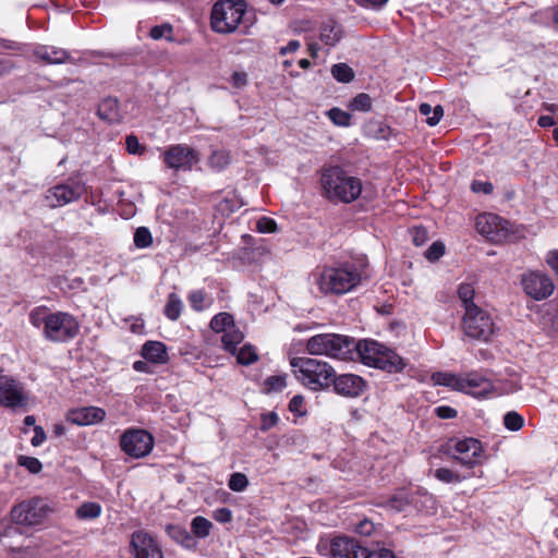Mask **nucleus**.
<instances>
[{
	"instance_id": "obj_1",
	"label": "nucleus",
	"mask_w": 558,
	"mask_h": 558,
	"mask_svg": "<svg viewBox=\"0 0 558 558\" xmlns=\"http://www.w3.org/2000/svg\"><path fill=\"white\" fill-rule=\"evenodd\" d=\"M33 327L40 329L43 337L50 342L65 343L73 340L80 332L77 318L62 311L51 312L41 305L34 307L28 314Z\"/></svg>"
},
{
	"instance_id": "obj_2",
	"label": "nucleus",
	"mask_w": 558,
	"mask_h": 558,
	"mask_svg": "<svg viewBox=\"0 0 558 558\" xmlns=\"http://www.w3.org/2000/svg\"><path fill=\"white\" fill-rule=\"evenodd\" d=\"M367 277V263L360 259L335 267H325L315 276V282L319 291L326 295H342L354 290Z\"/></svg>"
},
{
	"instance_id": "obj_3",
	"label": "nucleus",
	"mask_w": 558,
	"mask_h": 558,
	"mask_svg": "<svg viewBox=\"0 0 558 558\" xmlns=\"http://www.w3.org/2000/svg\"><path fill=\"white\" fill-rule=\"evenodd\" d=\"M323 195L330 202L350 204L356 201L363 191L362 180L336 166L322 172Z\"/></svg>"
},
{
	"instance_id": "obj_4",
	"label": "nucleus",
	"mask_w": 558,
	"mask_h": 558,
	"mask_svg": "<svg viewBox=\"0 0 558 558\" xmlns=\"http://www.w3.org/2000/svg\"><path fill=\"white\" fill-rule=\"evenodd\" d=\"M290 365L296 380L313 392L326 391L331 387L335 368L326 361L294 356Z\"/></svg>"
},
{
	"instance_id": "obj_5",
	"label": "nucleus",
	"mask_w": 558,
	"mask_h": 558,
	"mask_svg": "<svg viewBox=\"0 0 558 558\" xmlns=\"http://www.w3.org/2000/svg\"><path fill=\"white\" fill-rule=\"evenodd\" d=\"M253 23L247 16L244 0H219L213 5L210 26L217 34H231L240 27L246 34Z\"/></svg>"
},
{
	"instance_id": "obj_6",
	"label": "nucleus",
	"mask_w": 558,
	"mask_h": 558,
	"mask_svg": "<svg viewBox=\"0 0 558 558\" xmlns=\"http://www.w3.org/2000/svg\"><path fill=\"white\" fill-rule=\"evenodd\" d=\"M354 355H357L365 365L388 373L401 372L407 366L403 357L375 340L365 339L355 342Z\"/></svg>"
},
{
	"instance_id": "obj_7",
	"label": "nucleus",
	"mask_w": 558,
	"mask_h": 558,
	"mask_svg": "<svg viewBox=\"0 0 558 558\" xmlns=\"http://www.w3.org/2000/svg\"><path fill=\"white\" fill-rule=\"evenodd\" d=\"M305 349L311 355H325L341 361L353 360L355 340L337 333H319L306 340Z\"/></svg>"
},
{
	"instance_id": "obj_8",
	"label": "nucleus",
	"mask_w": 558,
	"mask_h": 558,
	"mask_svg": "<svg viewBox=\"0 0 558 558\" xmlns=\"http://www.w3.org/2000/svg\"><path fill=\"white\" fill-rule=\"evenodd\" d=\"M316 550L320 556L332 558H368L369 550L359 541L347 536L320 537Z\"/></svg>"
},
{
	"instance_id": "obj_9",
	"label": "nucleus",
	"mask_w": 558,
	"mask_h": 558,
	"mask_svg": "<svg viewBox=\"0 0 558 558\" xmlns=\"http://www.w3.org/2000/svg\"><path fill=\"white\" fill-rule=\"evenodd\" d=\"M462 329L469 338L486 342L495 335L497 328L490 314L477 306L464 312Z\"/></svg>"
},
{
	"instance_id": "obj_10",
	"label": "nucleus",
	"mask_w": 558,
	"mask_h": 558,
	"mask_svg": "<svg viewBox=\"0 0 558 558\" xmlns=\"http://www.w3.org/2000/svg\"><path fill=\"white\" fill-rule=\"evenodd\" d=\"M51 512L46 499L35 497L15 505L10 514L15 524L35 526L44 523Z\"/></svg>"
},
{
	"instance_id": "obj_11",
	"label": "nucleus",
	"mask_w": 558,
	"mask_h": 558,
	"mask_svg": "<svg viewBox=\"0 0 558 558\" xmlns=\"http://www.w3.org/2000/svg\"><path fill=\"white\" fill-rule=\"evenodd\" d=\"M155 439L150 433L140 428H129L120 437V447L128 456L140 459L148 456Z\"/></svg>"
},
{
	"instance_id": "obj_12",
	"label": "nucleus",
	"mask_w": 558,
	"mask_h": 558,
	"mask_svg": "<svg viewBox=\"0 0 558 558\" xmlns=\"http://www.w3.org/2000/svg\"><path fill=\"white\" fill-rule=\"evenodd\" d=\"M84 193V183L78 180H69L49 189L45 194V203L50 208H57L77 201Z\"/></svg>"
},
{
	"instance_id": "obj_13",
	"label": "nucleus",
	"mask_w": 558,
	"mask_h": 558,
	"mask_svg": "<svg viewBox=\"0 0 558 558\" xmlns=\"http://www.w3.org/2000/svg\"><path fill=\"white\" fill-rule=\"evenodd\" d=\"M449 449L454 460L469 468L481 464L484 460L482 442L472 437L454 440Z\"/></svg>"
},
{
	"instance_id": "obj_14",
	"label": "nucleus",
	"mask_w": 558,
	"mask_h": 558,
	"mask_svg": "<svg viewBox=\"0 0 558 558\" xmlns=\"http://www.w3.org/2000/svg\"><path fill=\"white\" fill-rule=\"evenodd\" d=\"M162 160L170 169L175 171H189L199 161V156L192 147L177 144L167 147L162 151Z\"/></svg>"
},
{
	"instance_id": "obj_15",
	"label": "nucleus",
	"mask_w": 558,
	"mask_h": 558,
	"mask_svg": "<svg viewBox=\"0 0 558 558\" xmlns=\"http://www.w3.org/2000/svg\"><path fill=\"white\" fill-rule=\"evenodd\" d=\"M521 284L524 292L534 300L541 301L554 292L550 277L542 271L530 270L522 275Z\"/></svg>"
},
{
	"instance_id": "obj_16",
	"label": "nucleus",
	"mask_w": 558,
	"mask_h": 558,
	"mask_svg": "<svg viewBox=\"0 0 558 558\" xmlns=\"http://www.w3.org/2000/svg\"><path fill=\"white\" fill-rule=\"evenodd\" d=\"M28 396L24 386L9 376H0V405L16 409L26 407Z\"/></svg>"
},
{
	"instance_id": "obj_17",
	"label": "nucleus",
	"mask_w": 558,
	"mask_h": 558,
	"mask_svg": "<svg viewBox=\"0 0 558 558\" xmlns=\"http://www.w3.org/2000/svg\"><path fill=\"white\" fill-rule=\"evenodd\" d=\"M130 545L134 558H163L159 544L147 532H134Z\"/></svg>"
},
{
	"instance_id": "obj_18",
	"label": "nucleus",
	"mask_w": 558,
	"mask_h": 558,
	"mask_svg": "<svg viewBox=\"0 0 558 558\" xmlns=\"http://www.w3.org/2000/svg\"><path fill=\"white\" fill-rule=\"evenodd\" d=\"M331 387L339 396L345 398H357L364 392L366 383L361 376L355 374L337 375L335 373Z\"/></svg>"
},
{
	"instance_id": "obj_19",
	"label": "nucleus",
	"mask_w": 558,
	"mask_h": 558,
	"mask_svg": "<svg viewBox=\"0 0 558 558\" xmlns=\"http://www.w3.org/2000/svg\"><path fill=\"white\" fill-rule=\"evenodd\" d=\"M507 221L494 214H482L476 217L475 228L480 234L493 242L505 238Z\"/></svg>"
},
{
	"instance_id": "obj_20",
	"label": "nucleus",
	"mask_w": 558,
	"mask_h": 558,
	"mask_svg": "<svg viewBox=\"0 0 558 558\" xmlns=\"http://www.w3.org/2000/svg\"><path fill=\"white\" fill-rule=\"evenodd\" d=\"M460 391L477 398L493 393V383L485 376L473 372L461 376Z\"/></svg>"
},
{
	"instance_id": "obj_21",
	"label": "nucleus",
	"mask_w": 558,
	"mask_h": 558,
	"mask_svg": "<svg viewBox=\"0 0 558 558\" xmlns=\"http://www.w3.org/2000/svg\"><path fill=\"white\" fill-rule=\"evenodd\" d=\"M522 389L521 376L514 367H506L493 383V393L511 395Z\"/></svg>"
},
{
	"instance_id": "obj_22",
	"label": "nucleus",
	"mask_w": 558,
	"mask_h": 558,
	"mask_svg": "<svg viewBox=\"0 0 558 558\" xmlns=\"http://www.w3.org/2000/svg\"><path fill=\"white\" fill-rule=\"evenodd\" d=\"M106 417V411L98 407H83L70 410L66 414L69 422L80 425H93L100 423Z\"/></svg>"
},
{
	"instance_id": "obj_23",
	"label": "nucleus",
	"mask_w": 558,
	"mask_h": 558,
	"mask_svg": "<svg viewBox=\"0 0 558 558\" xmlns=\"http://www.w3.org/2000/svg\"><path fill=\"white\" fill-rule=\"evenodd\" d=\"M413 502V496L410 490L405 488L398 489L393 495L388 498L379 499L376 505L386 510L397 513L404 511Z\"/></svg>"
},
{
	"instance_id": "obj_24",
	"label": "nucleus",
	"mask_w": 558,
	"mask_h": 558,
	"mask_svg": "<svg viewBox=\"0 0 558 558\" xmlns=\"http://www.w3.org/2000/svg\"><path fill=\"white\" fill-rule=\"evenodd\" d=\"M34 57L48 64H61L70 58L65 49L48 45H37L33 51Z\"/></svg>"
},
{
	"instance_id": "obj_25",
	"label": "nucleus",
	"mask_w": 558,
	"mask_h": 558,
	"mask_svg": "<svg viewBox=\"0 0 558 558\" xmlns=\"http://www.w3.org/2000/svg\"><path fill=\"white\" fill-rule=\"evenodd\" d=\"M142 356L154 364H166L169 360L168 350L160 341H147L142 347Z\"/></svg>"
},
{
	"instance_id": "obj_26",
	"label": "nucleus",
	"mask_w": 558,
	"mask_h": 558,
	"mask_svg": "<svg viewBox=\"0 0 558 558\" xmlns=\"http://www.w3.org/2000/svg\"><path fill=\"white\" fill-rule=\"evenodd\" d=\"M98 116L108 123L120 122L122 116L116 98H106L98 106Z\"/></svg>"
},
{
	"instance_id": "obj_27",
	"label": "nucleus",
	"mask_w": 558,
	"mask_h": 558,
	"mask_svg": "<svg viewBox=\"0 0 558 558\" xmlns=\"http://www.w3.org/2000/svg\"><path fill=\"white\" fill-rule=\"evenodd\" d=\"M319 37L324 44L335 46L342 37L341 26L337 22L329 20L323 23Z\"/></svg>"
},
{
	"instance_id": "obj_28",
	"label": "nucleus",
	"mask_w": 558,
	"mask_h": 558,
	"mask_svg": "<svg viewBox=\"0 0 558 558\" xmlns=\"http://www.w3.org/2000/svg\"><path fill=\"white\" fill-rule=\"evenodd\" d=\"M475 289L472 283L462 282L458 288V298L462 303L464 312L470 310L471 307H477L474 303Z\"/></svg>"
},
{
	"instance_id": "obj_29",
	"label": "nucleus",
	"mask_w": 558,
	"mask_h": 558,
	"mask_svg": "<svg viewBox=\"0 0 558 558\" xmlns=\"http://www.w3.org/2000/svg\"><path fill=\"white\" fill-rule=\"evenodd\" d=\"M418 110L422 116L426 117V123L430 126L437 125L444 116V109L439 105L432 107L424 102L420 105Z\"/></svg>"
},
{
	"instance_id": "obj_30",
	"label": "nucleus",
	"mask_w": 558,
	"mask_h": 558,
	"mask_svg": "<svg viewBox=\"0 0 558 558\" xmlns=\"http://www.w3.org/2000/svg\"><path fill=\"white\" fill-rule=\"evenodd\" d=\"M101 514V506L98 502H83L75 511V515L80 520H93Z\"/></svg>"
},
{
	"instance_id": "obj_31",
	"label": "nucleus",
	"mask_w": 558,
	"mask_h": 558,
	"mask_svg": "<svg viewBox=\"0 0 558 558\" xmlns=\"http://www.w3.org/2000/svg\"><path fill=\"white\" fill-rule=\"evenodd\" d=\"M234 326V320L232 315L229 313L222 312L217 315H215L210 320V328L215 332H222L225 333L229 329H231Z\"/></svg>"
},
{
	"instance_id": "obj_32",
	"label": "nucleus",
	"mask_w": 558,
	"mask_h": 558,
	"mask_svg": "<svg viewBox=\"0 0 558 558\" xmlns=\"http://www.w3.org/2000/svg\"><path fill=\"white\" fill-rule=\"evenodd\" d=\"M432 379L436 385L450 387L460 391L461 376L446 372H437L433 374Z\"/></svg>"
},
{
	"instance_id": "obj_33",
	"label": "nucleus",
	"mask_w": 558,
	"mask_h": 558,
	"mask_svg": "<svg viewBox=\"0 0 558 558\" xmlns=\"http://www.w3.org/2000/svg\"><path fill=\"white\" fill-rule=\"evenodd\" d=\"M213 523L201 515L195 517L191 522L192 533L198 538H205L210 534Z\"/></svg>"
},
{
	"instance_id": "obj_34",
	"label": "nucleus",
	"mask_w": 558,
	"mask_h": 558,
	"mask_svg": "<svg viewBox=\"0 0 558 558\" xmlns=\"http://www.w3.org/2000/svg\"><path fill=\"white\" fill-rule=\"evenodd\" d=\"M190 306L197 312H202L210 306L211 301L203 290H194L187 296Z\"/></svg>"
},
{
	"instance_id": "obj_35",
	"label": "nucleus",
	"mask_w": 558,
	"mask_h": 558,
	"mask_svg": "<svg viewBox=\"0 0 558 558\" xmlns=\"http://www.w3.org/2000/svg\"><path fill=\"white\" fill-rule=\"evenodd\" d=\"M243 338H244L243 333L240 330L235 329L233 326L231 329H229L228 331H226L223 333L221 341H222L223 348L227 351L234 353L238 344H240L242 342Z\"/></svg>"
},
{
	"instance_id": "obj_36",
	"label": "nucleus",
	"mask_w": 558,
	"mask_h": 558,
	"mask_svg": "<svg viewBox=\"0 0 558 558\" xmlns=\"http://www.w3.org/2000/svg\"><path fill=\"white\" fill-rule=\"evenodd\" d=\"M182 308L183 303L179 295L171 293L168 298L163 313L170 320H177L181 315Z\"/></svg>"
},
{
	"instance_id": "obj_37",
	"label": "nucleus",
	"mask_w": 558,
	"mask_h": 558,
	"mask_svg": "<svg viewBox=\"0 0 558 558\" xmlns=\"http://www.w3.org/2000/svg\"><path fill=\"white\" fill-rule=\"evenodd\" d=\"M287 386V375H272L266 378L264 390L267 393L279 392Z\"/></svg>"
},
{
	"instance_id": "obj_38",
	"label": "nucleus",
	"mask_w": 558,
	"mask_h": 558,
	"mask_svg": "<svg viewBox=\"0 0 558 558\" xmlns=\"http://www.w3.org/2000/svg\"><path fill=\"white\" fill-rule=\"evenodd\" d=\"M331 74L338 82L341 83H349L354 77L352 69L345 63H338L332 65Z\"/></svg>"
},
{
	"instance_id": "obj_39",
	"label": "nucleus",
	"mask_w": 558,
	"mask_h": 558,
	"mask_svg": "<svg viewBox=\"0 0 558 558\" xmlns=\"http://www.w3.org/2000/svg\"><path fill=\"white\" fill-rule=\"evenodd\" d=\"M434 476L446 484L460 483L465 478V476H461L459 473L447 468H439L435 470Z\"/></svg>"
},
{
	"instance_id": "obj_40",
	"label": "nucleus",
	"mask_w": 558,
	"mask_h": 558,
	"mask_svg": "<svg viewBox=\"0 0 558 558\" xmlns=\"http://www.w3.org/2000/svg\"><path fill=\"white\" fill-rule=\"evenodd\" d=\"M504 425L511 432H518L523 427L524 418L518 412L510 411L504 415Z\"/></svg>"
},
{
	"instance_id": "obj_41",
	"label": "nucleus",
	"mask_w": 558,
	"mask_h": 558,
	"mask_svg": "<svg viewBox=\"0 0 558 558\" xmlns=\"http://www.w3.org/2000/svg\"><path fill=\"white\" fill-rule=\"evenodd\" d=\"M328 118L331 122L338 126H349L351 122V116L347 111H343L340 108H331L327 111Z\"/></svg>"
},
{
	"instance_id": "obj_42",
	"label": "nucleus",
	"mask_w": 558,
	"mask_h": 558,
	"mask_svg": "<svg viewBox=\"0 0 558 558\" xmlns=\"http://www.w3.org/2000/svg\"><path fill=\"white\" fill-rule=\"evenodd\" d=\"M208 162L211 168L222 170L230 163V155L226 150H215Z\"/></svg>"
},
{
	"instance_id": "obj_43",
	"label": "nucleus",
	"mask_w": 558,
	"mask_h": 558,
	"mask_svg": "<svg viewBox=\"0 0 558 558\" xmlns=\"http://www.w3.org/2000/svg\"><path fill=\"white\" fill-rule=\"evenodd\" d=\"M153 243V236L148 228L140 227L134 233V245L137 248H146Z\"/></svg>"
},
{
	"instance_id": "obj_44",
	"label": "nucleus",
	"mask_w": 558,
	"mask_h": 558,
	"mask_svg": "<svg viewBox=\"0 0 558 558\" xmlns=\"http://www.w3.org/2000/svg\"><path fill=\"white\" fill-rule=\"evenodd\" d=\"M350 108L354 111L367 112L372 109V98L368 94L361 93L350 102Z\"/></svg>"
},
{
	"instance_id": "obj_45",
	"label": "nucleus",
	"mask_w": 558,
	"mask_h": 558,
	"mask_svg": "<svg viewBox=\"0 0 558 558\" xmlns=\"http://www.w3.org/2000/svg\"><path fill=\"white\" fill-rule=\"evenodd\" d=\"M238 362L242 365H250L257 360V353L252 345L245 344L238 352Z\"/></svg>"
},
{
	"instance_id": "obj_46",
	"label": "nucleus",
	"mask_w": 558,
	"mask_h": 558,
	"mask_svg": "<svg viewBox=\"0 0 558 558\" xmlns=\"http://www.w3.org/2000/svg\"><path fill=\"white\" fill-rule=\"evenodd\" d=\"M247 485H248V480H247L246 475L243 473H239V472L231 474L229 482H228L229 488L231 490L238 492V493L245 490Z\"/></svg>"
},
{
	"instance_id": "obj_47",
	"label": "nucleus",
	"mask_w": 558,
	"mask_h": 558,
	"mask_svg": "<svg viewBox=\"0 0 558 558\" xmlns=\"http://www.w3.org/2000/svg\"><path fill=\"white\" fill-rule=\"evenodd\" d=\"M17 464L24 466L33 474L39 473L43 469V464L37 458L28 456H20L17 458Z\"/></svg>"
},
{
	"instance_id": "obj_48",
	"label": "nucleus",
	"mask_w": 558,
	"mask_h": 558,
	"mask_svg": "<svg viewBox=\"0 0 558 558\" xmlns=\"http://www.w3.org/2000/svg\"><path fill=\"white\" fill-rule=\"evenodd\" d=\"M445 254V245L440 241L434 242L425 252V257L429 262L438 260Z\"/></svg>"
},
{
	"instance_id": "obj_49",
	"label": "nucleus",
	"mask_w": 558,
	"mask_h": 558,
	"mask_svg": "<svg viewBox=\"0 0 558 558\" xmlns=\"http://www.w3.org/2000/svg\"><path fill=\"white\" fill-rule=\"evenodd\" d=\"M412 242L416 246H422L428 239L427 230L424 227H413L411 230Z\"/></svg>"
},
{
	"instance_id": "obj_50",
	"label": "nucleus",
	"mask_w": 558,
	"mask_h": 558,
	"mask_svg": "<svg viewBox=\"0 0 558 558\" xmlns=\"http://www.w3.org/2000/svg\"><path fill=\"white\" fill-rule=\"evenodd\" d=\"M289 410L290 412L302 416L306 413L305 407H304V398L301 395L294 396L290 402H289Z\"/></svg>"
},
{
	"instance_id": "obj_51",
	"label": "nucleus",
	"mask_w": 558,
	"mask_h": 558,
	"mask_svg": "<svg viewBox=\"0 0 558 558\" xmlns=\"http://www.w3.org/2000/svg\"><path fill=\"white\" fill-rule=\"evenodd\" d=\"M125 145L128 153L132 155H142L145 150V147L140 144L138 138L135 135L126 136Z\"/></svg>"
},
{
	"instance_id": "obj_52",
	"label": "nucleus",
	"mask_w": 558,
	"mask_h": 558,
	"mask_svg": "<svg viewBox=\"0 0 558 558\" xmlns=\"http://www.w3.org/2000/svg\"><path fill=\"white\" fill-rule=\"evenodd\" d=\"M172 33V26L170 24L156 25L150 29V37L153 39H160L168 37Z\"/></svg>"
},
{
	"instance_id": "obj_53",
	"label": "nucleus",
	"mask_w": 558,
	"mask_h": 558,
	"mask_svg": "<svg viewBox=\"0 0 558 558\" xmlns=\"http://www.w3.org/2000/svg\"><path fill=\"white\" fill-rule=\"evenodd\" d=\"M256 227L260 233H271L276 231L277 225L274 219L263 217L258 219Z\"/></svg>"
},
{
	"instance_id": "obj_54",
	"label": "nucleus",
	"mask_w": 558,
	"mask_h": 558,
	"mask_svg": "<svg viewBox=\"0 0 558 558\" xmlns=\"http://www.w3.org/2000/svg\"><path fill=\"white\" fill-rule=\"evenodd\" d=\"M471 190L474 192V193H483V194H490L494 190V186L490 182L488 181H478V180H475L472 182L471 184Z\"/></svg>"
},
{
	"instance_id": "obj_55",
	"label": "nucleus",
	"mask_w": 558,
	"mask_h": 558,
	"mask_svg": "<svg viewBox=\"0 0 558 558\" xmlns=\"http://www.w3.org/2000/svg\"><path fill=\"white\" fill-rule=\"evenodd\" d=\"M213 518L220 523H228L232 520V512L228 508H219L214 511Z\"/></svg>"
},
{
	"instance_id": "obj_56",
	"label": "nucleus",
	"mask_w": 558,
	"mask_h": 558,
	"mask_svg": "<svg viewBox=\"0 0 558 558\" xmlns=\"http://www.w3.org/2000/svg\"><path fill=\"white\" fill-rule=\"evenodd\" d=\"M279 421L277 413L268 412L262 415V429L267 430L275 426Z\"/></svg>"
},
{
	"instance_id": "obj_57",
	"label": "nucleus",
	"mask_w": 558,
	"mask_h": 558,
	"mask_svg": "<svg viewBox=\"0 0 558 558\" xmlns=\"http://www.w3.org/2000/svg\"><path fill=\"white\" fill-rule=\"evenodd\" d=\"M435 413L438 417L448 420L457 416V410L449 405H439L435 409Z\"/></svg>"
},
{
	"instance_id": "obj_58",
	"label": "nucleus",
	"mask_w": 558,
	"mask_h": 558,
	"mask_svg": "<svg viewBox=\"0 0 558 558\" xmlns=\"http://www.w3.org/2000/svg\"><path fill=\"white\" fill-rule=\"evenodd\" d=\"M357 5L365 9L379 10L381 9L388 0H353Z\"/></svg>"
},
{
	"instance_id": "obj_59",
	"label": "nucleus",
	"mask_w": 558,
	"mask_h": 558,
	"mask_svg": "<svg viewBox=\"0 0 558 558\" xmlns=\"http://www.w3.org/2000/svg\"><path fill=\"white\" fill-rule=\"evenodd\" d=\"M46 440V432L41 426H34V436L31 440L34 447H38Z\"/></svg>"
},
{
	"instance_id": "obj_60",
	"label": "nucleus",
	"mask_w": 558,
	"mask_h": 558,
	"mask_svg": "<svg viewBox=\"0 0 558 558\" xmlns=\"http://www.w3.org/2000/svg\"><path fill=\"white\" fill-rule=\"evenodd\" d=\"M231 83L236 88H242L247 84V75L245 72H234L231 77Z\"/></svg>"
},
{
	"instance_id": "obj_61",
	"label": "nucleus",
	"mask_w": 558,
	"mask_h": 558,
	"mask_svg": "<svg viewBox=\"0 0 558 558\" xmlns=\"http://www.w3.org/2000/svg\"><path fill=\"white\" fill-rule=\"evenodd\" d=\"M546 263L558 276V250L549 251L547 253Z\"/></svg>"
},
{
	"instance_id": "obj_62",
	"label": "nucleus",
	"mask_w": 558,
	"mask_h": 558,
	"mask_svg": "<svg viewBox=\"0 0 558 558\" xmlns=\"http://www.w3.org/2000/svg\"><path fill=\"white\" fill-rule=\"evenodd\" d=\"M368 558H396L393 551L387 548H381L375 551L369 550V557Z\"/></svg>"
},
{
	"instance_id": "obj_63",
	"label": "nucleus",
	"mask_w": 558,
	"mask_h": 558,
	"mask_svg": "<svg viewBox=\"0 0 558 558\" xmlns=\"http://www.w3.org/2000/svg\"><path fill=\"white\" fill-rule=\"evenodd\" d=\"M299 40H290L287 46L280 48V54L284 56L287 53L295 52L300 48Z\"/></svg>"
},
{
	"instance_id": "obj_64",
	"label": "nucleus",
	"mask_w": 558,
	"mask_h": 558,
	"mask_svg": "<svg viewBox=\"0 0 558 558\" xmlns=\"http://www.w3.org/2000/svg\"><path fill=\"white\" fill-rule=\"evenodd\" d=\"M373 529H374L373 523L368 520H364L357 525L356 531L361 534L369 535L372 533Z\"/></svg>"
}]
</instances>
